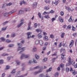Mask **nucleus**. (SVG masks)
<instances>
[{
	"mask_svg": "<svg viewBox=\"0 0 77 77\" xmlns=\"http://www.w3.org/2000/svg\"><path fill=\"white\" fill-rule=\"evenodd\" d=\"M66 9L69 12H70L71 11V8H70L68 7H66Z\"/></svg>",
	"mask_w": 77,
	"mask_h": 77,
	"instance_id": "17",
	"label": "nucleus"
},
{
	"mask_svg": "<svg viewBox=\"0 0 77 77\" xmlns=\"http://www.w3.org/2000/svg\"><path fill=\"white\" fill-rule=\"evenodd\" d=\"M71 26L70 25H69L67 26V28L69 29H71Z\"/></svg>",
	"mask_w": 77,
	"mask_h": 77,
	"instance_id": "53",
	"label": "nucleus"
},
{
	"mask_svg": "<svg viewBox=\"0 0 77 77\" xmlns=\"http://www.w3.org/2000/svg\"><path fill=\"white\" fill-rule=\"evenodd\" d=\"M65 51V49H63V48H61L60 50V52L61 53H62V51Z\"/></svg>",
	"mask_w": 77,
	"mask_h": 77,
	"instance_id": "38",
	"label": "nucleus"
},
{
	"mask_svg": "<svg viewBox=\"0 0 77 77\" xmlns=\"http://www.w3.org/2000/svg\"><path fill=\"white\" fill-rule=\"evenodd\" d=\"M29 57V55H25L24 54H22L20 57V59H23V57H24V58H28Z\"/></svg>",
	"mask_w": 77,
	"mask_h": 77,
	"instance_id": "5",
	"label": "nucleus"
},
{
	"mask_svg": "<svg viewBox=\"0 0 77 77\" xmlns=\"http://www.w3.org/2000/svg\"><path fill=\"white\" fill-rule=\"evenodd\" d=\"M60 15L61 16H63L64 15V13L63 11H61L60 12Z\"/></svg>",
	"mask_w": 77,
	"mask_h": 77,
	"instance_id": "31",
	"label": "nucleus"
},
{
	"mask_svg": "<svg viewBox=\"0 0 77 77\" xmlns=\"http://www.w3.org/2000/svg\"><path fill=\"white\" fill-rule=\"evenodd\" d=\"M16 62L17 63V65H19L20 64V61H19L18 60L16 61Z\"/></svg>",
	"mask_w": 77,
	"mask_h": 77,
	"instance_id": "33",
	"label": "nucleus"
},
{
	"mask_svg": "<svg viewBox=\"0 0 77 77\" xmlns=\"http://www.w3.org/2000/svg\"><path fill=\"white\" fill-rule=\"evenodd\" d=\"M32 62H33L32 61V60H30L28 63L29 64H31V63H32Z\"/></svg>",
	"mask_w": 77,
	"mask_h": 77,
	"instance_id": "56",
	"label": "nucleus"
},
{
	"mask_svg": "<svg viewBox=\"0 0 77 77\" xmlns=\"http://www.w3.org/2000/svg\"><path fill=\"white\" fill-rule=\"evenodd\" d=\"M11 5H12V3L10 2L6 4L7 6H11Z\"/></svg>",
	"mask_w": 77,
	"mask_h": 77,
	"instance_id": "43",
	"label": "nucleus"
},
{
	"mask_svg": "<svg viewBox=\"0 0 77 77\" xmlns=\"http://www.w3.org/2000/svg\"><path fill=\"white\" fill-rule=\"evenodd\" d=\"M8 47H10V48L13 47H14V45L13 44L10 45L8 46Z\"/></svg>",
	"mask_w": 77,
	"mask_h": 77,
	"instance_id": "42",
	"label": "nucleus"
},
{
	"mask_svg": "<svg viewBox=\"0 0 77 77\" xmlns=\"http://www.w3.org/2000/svg\"><path fill=\"white\" fill-rule=\"evenodd\" d=\"M45 18H47V19H48V18H50V17H49V15H47L45 16Z\"/></svg>",
	"mask_w": 77,
	"mask_h": 77,
	"instance_id": "25",
	"label": "nucleus"
},
{
	"mask_svg": "<svg viewBox=\"0 0 77 77\" xmlns=\"http://www.w3.org/2000/svg\"><path fill=\"white\" fill-rule=\"evenodd\" d=\"M47 60V58H45L43 60V62H45Z\"/></svg>",
	"mask_w": 77,
	"mask_h": 77,
	"instance_id": "35",
	"label": "nucleus"
},
{
	"mask_svg": "<svg viewBox=\"0 0 77 77\" xmlns=\"http://www.w3.org/2000/svg\"><path fill=\"white\" fill-rule=\"evenodd\" d=\"M45 46H47V45H48V42H46L45 43Z\"/></svg>",
	"mask_w": 77,
	"mask_h": 77,
	"instance_id": "60",
	"label": "nucleus"
},
{
	"mask_svg": "<svg viewBox=\"0 0 77 77\" xmlns=\"http://www.w3.org/2000/svg\"><path fill=\"white\" fill-rule=\"evenodd\" d=\"M4 62V61L3 60H0V64H3Z\"/></svg>",
	"mask_w": 77,
	"mask_h": 77,
	"instance_id": "28",
	"label": "nucleus"
},
{
	"mask_svg": "<svg viewBox=\"0 0 77 77\" xmlns=\"http://www.w3.org/2000/svg\"><path fill=\"white\" fill-rule=\"evenodd\" d=\"M15 36V34L14 33L13 34H11V37H14Z\"/></svg>",
	"mask_w": 77,
	"mask_h": 77,
	"instance_id": "55",
	"label": "nucleus"
},
{
	"mask_svg": "<svg viewBox=\"0 0 77 77\" xmlns=\"http://www.w3.org/2000/svg\"><path fill=\"white\" fill-rule=\"evenodd\" d=\"M45 76L43 74H41L40 75V77H45Z\"/></svg>",
	"mask_w": 77,
	"mask_h": 77,
	"instance_id": "46",
	"label": "nucleus"
},
{
	"mask_svg": "<svg viewBox=\"0 0 77 77\" xmlns=\"http://www.w3.org/2000/svg\"><path fill=\"white\" fill-rule=\"evenodd\" d=\"M37 2H34L33 4V8L34 9L35 8H36V6H37Z\"/></svg>",
	"mask_w": 77,
	"mask_h": 77,
	"instance_id": "10",
	"label": "nucleus"
},
{
	"mask_svg": "<svg viewBox=\"0 0 77 77\" xmlns=\"http://www.w3.org/2000/svg\"><path fill=\"white\" fill-rule=\"evenodd\" d=\"M23 11H20L19 12V14H23V13H24V12H26V11H29L30 10V8H23Z\"/></svg>",
	"mask_w": 77,
	"mask_h": 77,
	"instance_id": "1",
	"label": "nucleus"
},
{
	"mask_svg": "<svg viewBox=\"0 0 77 77\" xmlns=\"http://www.w3.org/2000/svg\"><path fill=\"white\" fill-rule=\"evenodd\" d=\"M7 27H6L5 28H3L2 29V31H5V30H6Z\"/></svg>",
	"mask_w": 77,
	"mask_h": 77,
	"instance_id": "48",
	"label": "nucleus"
},
{
	"mask_svg": "<svg viewBox=\"0 0 77 77\" xmlns=\"http://www.w3.org/2000/svg\"><path fill=\"white\" fill-rule=\"evenodd\" d=\"M45 2L46 3L50 4V0H45Z\"/></svg>",
	"mask_w": 77,
	"mask_h": 77,
	"instance_id": "14",
	"label": "nucleus"
},
{
	"mask_svg": "<svg viewBox=\"0 0 77 77\" xmlns=\"http://www.w3.org/2000/svg\"><path fill=\"white\" fill-rule=\"evenodd\" d=\"M50 38H54V35H53V34H51L50 36Z\"/></svg>",
	"mask_w": 77,
	"mask_h": 77,
	"instance_id": "44",
	"label": "nucleus"
},
{
	"mask_svg": "<svg viewBox=\"0 0 77 77\" xmlns=\"http://www.w3.org/2000/svg\"><path fill=\"white\" fill-rule=\"evenodd\" d=\"M43 34L44 35H47V33L45 32H43Z\"/></svg>",
	"mask_w": 77,
	"mask_h": 77,
	"instance_id": "61",
	"label": "nucleus"
},
{
	"mask_svg": "<svg viewBox=\"0 0 77 77\" xmlns=\"http://www.w3.org/2000/svg\"><path fill=\"white\" fill-rule=\"evenodd\" d=\"M72 72L73 75H75L76 74V72H75V71L74 70L72 71Z\"/></svg>",
	"mask_w": 77,
	"mask_h": 77,
	"instance_id": "18",
	"label": "nucleus"
},
{
	"mask_svg": "<svg viewBox=\"0 0 77 77\" xmlns=\"http://www.w3.org/2000/svg\"><path fill=\"white\" fill-rule=\"evenodd\" d=\"M33 51L34 52H35V51H36V48H33Z\"/></svg>",
	"mask_w": 77,
	"mask_h": 77,
	"instance_id": "45",
	"label": "nucleus"
},
{
	"mask_svg": "<svg viewBox=\"0 0 77 77\" xmlns=\"http://www.w3.org/2000/svg\"><path fill=\"white\" fill-rule=\"evenodd\" d=\"M35 44H36V45H38V44H39V40H37L35 41Z\"/></svg>",
	"mask_w": 77,
	"mask_h": 77,
	"instance_id": "19",
	"label": "nucleus"
},
{
	"mask_svg": "<svg viewBox=\"0 0 77 77\" xmlns=\"http://www.w3.org/2000/svg\"><path fill=\"white\" fill-rule=\"evenodd\" d=\"M32 34V32H28L27 33V35H28V39H29L30 38H31V35H30Z\"/></svg>",
	"mask_w": 77,
	"mask_h": 77,
	"instance_id": "9",
	"label": "nucleus"
},
{
	"mask_svg": "<svg viewBox=\"0 0 77 77\" xmlns=\"http://www.w3.org/2000/svg\"><path fill=\"white\" fill-rule=\"evenodd\" d=\"M56 18H52L51 19L52 22H54V20H56Z\"/></svg>",
	"mask_w": 77,
	"mask_h": 77,
	"instance_id": "41",
	"label": "nucleus"
},
{
	"mask_svg": "<svg viewBox=\"0 0 77 77\" xmlns=\"http://www.w3.org/2000/svg\"><path fill=\"white\" fill-rule=\"evenodd\" d=\"M39 43L40 45H43V41L41 40L39 41Z\"/></svg>",
	"mask_w": 77,
	"mask_h": 77,
	"instance_id": "12",
	"label": "nucleus"
},
{
	"mask_svg": "<svg viewBox=\"0 0 77 77\" xmlns=\"http://www.w3.org/2000/svg\"><path fill=\"white\" fill-rule=\"evenodd\" d=\"M60 67H61V68H63V66H64V65L63 64L61 63L60 65Z\"/></svg>",
	"mask_w": 77,
	"mask_h": 77,
	"instance_id": "32",
	"label": "nucleus"
},
{
	"mask_svg": "<svg viewBox=\"0 0 77 77\" xmlns=\"http://www.w3.org/2000/svg\"><path fill=\"white\" fill-rule=\"evenodd\" d=\"M22 47V46L21 45L19 46L18 47L17 51H19V50H22V51H21L20 52L19 54H21V53H23V51H24V50H25L26 49V48L23 47L21 48Z\"/></svg>",
	"mask_w": 77,
	"mask_h": 77,
	"instance_id": "2",
	"label": "nucleus"
},
{
	"mask_svg": "<svg viewBox=\"0 0 77 77\" xmlns=\"http://www.w3.org/2000/svg\"><path fill=\"white\" fill-rule=\"evenodd\" d=\"M36 31L38 33L39 32V29H36Z\"/></svg>",
	"mask_w": 77,
	"mask_h": 77,
	"instance_id": "59",
	"label": "nucleus"
},
{
	"mask_svg": "<svg viewBox=\"0 0 77 77\" xmlns=\"http://www.w3.org/2000/svg\"><path fill=\"white\" fill-rule=\"evenodd\" d=\"M23 21H24V20H23V19H22L20 21V22L21 23L19 25H17V27L18 28H19V27H21V26H22V25L23 24V22H23Z\"/></svg>",
	"mask_w": 77,
	"mask_h": 77,
	"instance_id": "7",
	"label": "nucleus"
},
{
	"mask_svg": "<svg viewBox=\"0 0 77 77\" xmlns=\"http://www.w3.org/2000/svg\"><path fill=\"white\" fill-rule=\"evenodd\" d=\"M54 11H53V10H51L49 12V14H50V13H51V14H54Z\"/></svg>",
	"mask_w": 77,
	"mask_h": 77,
	"instance_id": "51",
	"label": "nucleus"
},
{
	"mask_svg": "<svg viewBox=\"0 0 77 77\" xmlns=\"http://www.w3.org/2000/svg\"><path fill=\"white\" fill-rule=\"evenodd\" d=\"M30 26H28L27 30H30Z\"/></svg>",
	"mask_w": 77,
	"mask_h": 77,
	"instance_id": "62",
	"label": "nucleus"
},
{
	"mask_svg": "<svg viewBox=\"0 0 77 77\" xmlns=\"http://www.w3.org/2000/svg\"><path fill=\"white\" fill-rule=\"evenodd\" d=\"M38 16L40 18H41V13L39 12L38 13Z\"/></svg>",
	"mask_w": 77,
	"mask_h": 77,
	"instance_id": "36",
	"label": "nucleus"
},
{
	"mask_svg": "<svg viewBox=\"0 0 77 77\" xmlns=\"http://www.w3.org/2000/svg\"><path fill=\"white\" fill-rule=\"evenodd\" d=\"M11 40L9 39H7L6 41V42H8V43H9V42H11Z\"/></svg>",
	"mask_w": 77,
	"mask_h": 77,
	"instance_id": "49",
	"label": "nucleus"
},
{
	"mask_svg": "<svg viewBox=\"0 0 77 77\" xmlns=\"http://www.w3.org/2000/svg\"><path fill=\"white\" fill-rule=\"evenodd\" d=\"M1 40H2V41L4 42L5 41V38L3 37H2L0 38Z\"/></svg>",
	"mask_w": 77,
	"mask_h": 77,
	"instance_id": "34",
	"label": "nucleus"
},
{
	"mask_svg": "<svg viewBox=\"0 0 77 77\" xmlns=\"http://www.w3.org/2000/svg\"><path fill=\"white\" fill-rule=\"evenodd\" d=\"M74 42V40H72L71 41L69 45V48H71L73 46Z\"/></svg>",
	"mask_w": 77,
	"mask_h": 77,
	"instance_id": "6",
	"label": "nucleus"
},
{
	"mask_svg": "<svg viewBox=\"0 0 77 77\" xmlns=\"http://www.w3.org/2000/svg\"><path fill=\"white\" fill-rule=\"evenodd\" d=\"M54 4L55 5H57L58 4V2L57 1H55Z\"/></svg>",
	"mask_w": 77,
	"mask_h": 77,
	"instance_id": "50",
	"label": "nucleus"
},
{
	"mask_svg": "<svg viewBox=\"0 0 77 77\" xmlns=\"http://www.w3.org/2000/svg\"><path fill=\"white\" fill-rule=\"evenodd\" d=\"M14 12H15V11H14V10H13L11 11H10L8 13H6L4 14V16H6L7 15H11Z\"/></svg>",
	"mask_w": 77,
	"mask_h": 77,
	"instance_id": "4",
	"label": "nucleus"
},
{
	"mask_svg": "<svg viewBox=\"0 0 77 77\" xmlns=\"http://www.w3.org/2000/svg\"><path fill=\"white\" fill-rule=\"evenodd\" d=\"M68 21L69 22L72 21V16H70V19L68 20Z\"/></svg>",
	"mask_w": 77,
	"mask_h": 77,
	"instance_id": "23",
	"label": "nucleus"
},
{
	"mask_svg": "<svg viewBox=\"0 0 77 77\" xmlns=\"http://www.w3.org/2000/svg\"><path fill=\"white\" fill-rule=\"evenodd\" d=\"M38 38H41L42 37V36L41 33H39L38 35Z\"/></svg>",
	"mask_w": 77,
	"mask_h": 77,
	"instance_id": "15",
	"label": "nucleus"
},
{
	"mask_svg": "<svg viewBox=\"0 0 77 77\" xmlns=\"http://www.w3.org/2000/svg\"><path fill=\"white\" fill-rule=\"evenodd\" d=\"M65 54L62 53L61 54V59H64V56H65Z\"/></svg>",
	"mask_w": 77,
	"mask_h": 77,
	"instance_id": "13",
	"label": "nucleus"
},
{
	"mask_svg": "<svg viewBox=\"0 0 77 77\" xmlns=\"http://www.w3.org/2000/svg\"><path fill=\"white\" fill-rule=\"evenodd\" d=\"M15 72V69H14L11 72V73L13 74H14Z\"/></svg>",
	"mask_w": 77,
	"mask_h": 77,
	"instance_id": "26",
	"label": "nucleus"
},
{
	"mask_svg": "<svg viewBox=\"0 0 77 77\" xmlns=\"http://www.w3.org/2000/svg\"><path fill=\"white\" fill-rule=\"evenodd\" d=\"M42 72V71L41 70H40L38 72H35L34 73V75H36V74H39V73H40V72Z\"/></svg>",
	"mask_w": 77,
	"mask_h": 77,
	"instance_id": "11",
	"label": "nucleus"
},
{
	"mask_svg": "<svg viewBox=\"0 0 77 77\" xmlns=\"http://www.w3.org/2000/svg\"><path fill=\"white\" fill-rule=\"evenodd\" d=\"M8 23V21H6L4 23H3V25H5V24H7V23Z\"/></svg>",
	"mask_w": 77,
	"mask_h": 77,
	"instance_id": "58",
	"label": "nucleus"
},
{
	"mask_svg": "<svg viewBox=\"0 0 77 77\" xmlns=\"http://www.w3.org/2000/svg\"><path fill=\"white\" fill-rule=\"evenodd\" d=\"M40 67L39 66H37L33 68V69H38V68H39Z\"/></svg>",
	"mask_w": 77,
	"mask_h": 77,
	"instance_id": "27",
	"label": "nucleus"
},
{
	"mask_svg": "<svg viewBox=\"0 0 77 77\" xmlns=\"http://www.w3.org/2000/svg\"><path fill=\"white\" fill-rule=\"evenodd\" d=\"M69 71V68H68V67H66V71L67 72H68Z\"/></svg>",
	"mask_w": 77,
	"mask_h": 77,
	"instance_id": "39",
	"label": "nucleus"
},
{
	"mask_svg": "<svg viewBox=\"0 0 77 77\" xmlns=\"http://www.w3.org/2000/svg\"><path fill=\"white\" fill-rule=\"evenodd\" d=\"M8 55H9L8 54H5V53H4L2 55V56H8Z\"/></svg>",
	"mask_w": 77,
	"mask_h": 77,
	"instance_id": "29",
	"label": "nucleus"
},
{
	"mask_svg": "<svg viewBox=\"0 0 77 77\" xmlns=\"http://www.w3.org/2000/svg\"><path fill=\"white\" fill-rule=\"evenodd\" d=\"M72 31H75V28L73 26H72Z\"/></svg>",
	"mask_w": 77,
	"mask_h": 77,
	"instance_id": "22",
	"label": "nucleus"
},
{
	"mask_svg": "<svg viewBox=\"0 0 77 77\" xmlns=\"http://www.w3.org/2000/svg\"><path fill=\"white\" fill-rule=\"evenodd\" d=\"M59 75V72H57L55 73V77H57Z\"/></svg>",
	"mask_w": 77,
	"mask_h": 77,
	"instance_id": "30",
	"label": "nucleus"
},
{
	"mask_svg": "<svg viewBox=\"0 0 77 77\" xmlns=\"http://www.w3.org/2000/svg\"><path fill=\"white\" fill-rule=\"evenodd\" d=\"M47 48L45 47H44L43 48V50L45 51L46 50Z\"/></svg>",
	"mask_w": 77,
	"mask_h": 77,
	"instance_id": "52",
	"label": "nucleus"
},
{
	"mask_svg": "<svg viewBox=\"0 0 77 77\" xmlns=\"http://www.w3.org/2000/svg\"><path fill=\"white\" fill-rule=\"evenodd\" d=\"M68 62L70 64H71L72 65H73V66H74L75 65V62L73 60H71V57H69V58Z\"/></svg>",
	"mask_w": 77,
	"mask_h": 77,
	"instance_id": "3",
	"label": "nucleus"
},
{
	"mask_svg": "<svg viewBox=\"0 0 77 77\" xmlns=\"http://www.w3.org/2000/svg\"><path fill=\"white\" fill-rule=\"evenodd\" d=\"M50 13L49 12H46L45 11L43 14V15H47V14H49Z\"/></svg>",
	"mask_w": 77,
	"mask_h": 77,
	"instance_id": "20",
	"label": "nucleus"
},
{
	"mask_svg": "<svg viewBox=\"0 0 77 77\" xmlns=\"http://www.w3.org/2000/svg\"><path fill=\"white\" fill-rule=\"evenodd\" d=\"M51 69H52V68L50 67L47 70V72H49V71H51Z\"/></svg>",
	"mask_w": 77,
	"mask_h": 77,
	"instance_id": "24",
	"label": "nucleus"
},
{
	"mask_svg": "<svg viewBox=\"0 0 77 77\" xmlns=\"http://www.w3.org/2000/svg\"><path fill=\"white\" fill-rule=\"evenodd\" d=\"M62 43H60L59 45V47H62Z\"/></svg>",
	"mask_w": 77,
	"mask_h": 77,
	"instance_id": "57",
	"label": "nucleus"
},
{
	"mask_svg": "<svg viewBox=\"0 0 77 77\" xmlns=\"http://www.w3.org/2000/svg\"><path fill=\"white\" fill-rule=\"evenodd\" d=\"M74 67L75 68H77V63H76L75 64V65H74Z\"/></svg>",
	"mask_w": 77,
	"mask_h": 77,
	"instance_id": "64",
	"label": "nucleus"
},
{
	"mask_svg": "<svg viewBox=\"0 0 77 77\" xmlns=\"http://www.w3.org/2000/svg\"><path fill=\"white\" fill-rule=\"evenodd\" d=\"M35 57L36 59H39V56L36 55V54L35 55Z\"/></svg>",
	"mask_w": 77,
	"mask_h": 77,
	"instance_id": "40",
	"label": "nucleus"
},
{
	"mask_svg": "<svg viewBox=\"0 0 77 77\" xmlns=\"http://www.w3.org/2000/svg\"><path fill=\"white\" fill-rule=\"evenodd\" d=\"M44 39L45 41H48V38L47 36H46L45 37Z\"/></svg>",
	"mask_w": 77,
	"mask_h": 77,
	"instance_id": "21",
	"label": "nucleus"
},
{
	"mask_svg": "<svg viewBox=\"0 0 77 77\" xmlns=\"http://www.w3.org/2000/svg\"><path fill=\"white\" fill-rule=\"evenodd\" d=\"M71 65V64L69 63H67L66 64V66H69Z\"/></svg>",
	"mask_w": 77,
	"mask_h": 77,
	"instance_id": "54",
	"label": "nucleus"
},
{
	"mask_svg": "<svg viewBox=\"0 0 77 77\" xmlns=\"http://www.w3.org/2000/svg\"><path fill=\"white\" fill-rule=\"evenodd\" d=\"M10 68V66H7L6 67V69H9Z\"/></svg>",
	"mask_w": 77,
	"mask_h": 77,
	"instance_id": "47",
	"label": "nucleus"
},
{
	"mask_svg": "<svg viewBox=\"0 0 77 77\" xmlns=\"http://www.w3.org/2000/svg\"><path fill=\"white\" fill-rule=\"evenodd\" d=\"M5 73H3L2 74V77H5Z\"/></svg>",
	"mask_w": 77,
	"mask_h": 77,
	"instance_id": "63",
	"label": "nucleus"
},
{
	"mask_svg": "<svg viewBox=\"0 0 77 77\" xmlns=\"http://www.w3.org/2000/svg\"><path fill=\"white\" fill-rule=\"evenodd\" d=\"M59 20L60 21L61 23H63V18L61 16H59Z\"/></svg>",
	"mask_w": 77,
	"mask_h": 77,
	"instance_id": "8",
	"label": "nucleus"
},
{
	"mask_svg": "<svg viewBox=\"0 0 77 77\" xmlns=\"http://www.w3.org/2000/svg\"><path fill=\"white\" fill-rule=\"evenodd\" d=\"M73 36H75V37H76L77 36V34L76 33H74L72 35Z\"/></svg>",
	"mask_w": 77,
	"mask_h": 77,
	"instance_id": "37",
	"label": "nucleus"
},
{
	"mask_svg": "<svg viewBox=\"0 0 77 77\" xmlns=\"http://www.w3.org/2000/svg\"><path fill=\"white\" fill-rule=\"evenodd\" d=\"M64 36H65V33L63 32L61 33V38H63L64 37Z\"/></svg>",
	"mask_w": 77,
	"mask_h": 77,
	"instance_id": "16",
	"label": "nucleus"
}]
</instances>
